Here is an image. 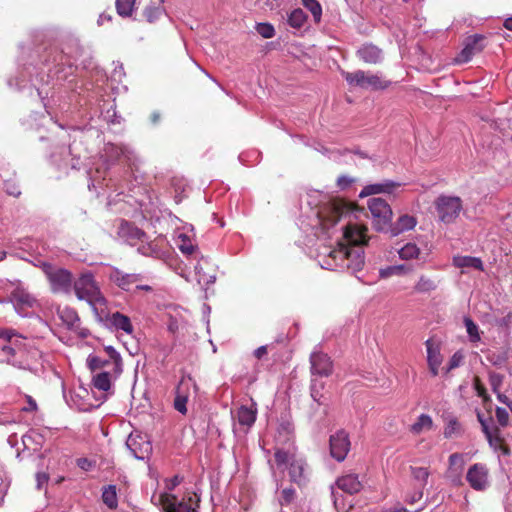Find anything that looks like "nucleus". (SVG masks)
Here are the masks:
<instances>
[{"label":"nucleus","mask_w":512,"mask_h":512,"mask_svg":"<svg viewBox=\"0 0 512 512\" xmlns=\"http://www.w3.org/2000/svg\"><path fill=\"white\" fill-rule=\"evenodd\" d=\"M346 244L339 243L337 248L326 249L327 255L321 266L328 270L347 269L352 273L360 271L364 266V250L366 228L347 223L341 228Z\"/></svg>","instance_id":"f257e3e1"},{"label":"nucleus","mask_w":512,"mask_h":512,"mask_svg":"<svg viewBox=\"0 0 512 512\" xmlns=\"http://www.w3.org/2000/svg\"><path fill=\"white\" fill-rule=\"evenodd\" d=\"M73 290L79 300L86 301L92 307L106 303L105 297L91 272L82 273L74 281Z\"/></svg>","instance_id":"f03ea898"},{"label":"nucleus","mask_w":512,"mask_h":512,"mask_svg":"<svg viewBox=\"0 0 512 512\" xmlns=\"http://www.w3.org/2000/svg\"><path fill=\"white\" fill-rule=\"evenodd\" d=\"M350 216V209L342 200L329 201L322 205L317 212L320 229L328 236H330V229H332L338 221Z\"/></svg>","instance_id":"7ed1b4c3"},{"label":"nucleus","mask_w":512,"mask_h":512,"mask_svg":"<svg viewBox=\"0 0 512 512\" xmlns=\"http://www.w3.org/2000/svg\"><path fill=\"white\" fill-rule=\"evenodd\" d=\"M342 75L349 85L358 86L362 89L384 90L390 85V81L382 78L381 75L371 74L363 70L343 72Z\"/></svg>","instance_id":"20e7f679"},{"label":"nucleus","mask_w":512,"mask_h":512,"mask_svg":"<svg viewBox=\"0 0 512 512\" xmlns=\"http://www.w3.org/2000/svg\"><path fill=\"white\" fill-rule=\"evenodd\" d=\"M367 205L373 217L374 228L377 231H386L393 215L390 205L380 197L370 198Z\"/></svg>","instance_id":"39448f33"},{"label":"nucleus","mask_w":512,"mask_h":512,"mask_svg":"<svg viewBox=\"0 0 512 512\" xmlns=\"http://www.w3.org/2000/svg\"><path fill=\"white\" fill-rule=\"evenodd\" d=\"M43 270L54 293H69L72 288V274L63 268L44 264Z\"/></svg>","instance_id":"423d86ee"},{"label":"nucleus","mask_w":512,"mask_h":512,"mask_svg":"<svg viewBox=\"0 0 512 512\" xmlns=\"http://www.w3.org/2000/svg\"><path fill=\"white\" fill-rule=\"evenodd\" d=\"M435 207L442 222L452 223L462 210V201L456 196L441 195L436 199Z\"/></svg>","instance_id":"0eeeda50"},{"label":"nucleus","mask_w":512,"mask_h":512,"mask_svg":"<svg viewBox=\"0 0 512 512\" xmlns=\"http://www.w3.org/2000/svg\"><path fill=\"white\" fill-rule=\"evenodd\" d=\"M126 447L130 453L138 460H144L152 452V445L146 435L141 433H131L126 440Z\"/></svg>","instance_id":"6e6552de"},{"label":"nucleus","mask_w":512,"mask_h":512,"mask_svg":"<svg viewBox=\"0 0 512 512\" xmlns=\"http://www.w3.org/2000/svg\"><path fill=\"white\" fill-rule=\"evenodd\" d=\"M350 450V440L344 430L330 436V454L338 462L343 461Z\"/></svg>","instance_id":"1a4fd4ad"},{"label":"nucleus","mask_w":512,"mask_h":512,"mask_svg":"<svg viewBox=\"0 0 512 512\" xmlns=\"http://www.w3.org/2000/svg\"><path fill=\"white\" fill-rule=\"evenodd\" d=\"M142 275L137 273H124L118 268H112L109 279L124 291H132L138 282L142 281Z\"/></svg>","instance_id":"9d476101"},{"label":"nucleus","mask_w":512,"mask_h":512,"mask_svg":"<svg viewBox=\"0 0 512 512\" xmlns=\"http://www.w3.org/2000/svg\"><path fill=\"white\" fill-rule=\"evenodd\" d=\"M484 36L480 34H475L466 38L464 43V48L457 55L455 61L457 63H466L471 60V58L481 52L484 48Z\"/></svg>","instance_id":"9b49d317"},{"label":"nucleus","mask_w":512,"mask_h":512,"mask_svg":"<svg viewBox=\"0 0 512 512\" xmlns=\"http://www.w3.org/2000/svg\"><path fill=\"white\" fill-rule=\"evenodd\" d=\"M191 388L196 389V384L191 377H187L181 379L176 389L174 408L183 415L187 413L186 404L190 396Z\"/></svg>","instance_id":"f8f14e48"},{"label":"nucleus","mask_w":512,"mask_h":512,"mask_svg":"<svg viewBox=\"0 0 512 512\" xmlns=\"http://www.w3.org/2000/svg\"><path fill=\"white\" fill-rule=\"evenodd\" d=\"M466 479L473 489L482 491L488 486V469L485 465L476 463L469 468Z\"/></svg>","instance_id":"ddd939ff"},{"label":"nucleus","mask_w":512,"mask_h":512,"mask_svg":"<svg viewBox=\"0 0 512 512\" xmlns=\"http://www.w3.org/2000/svg\"><path fill=\"white\" fill-rule=\"evenodd\" d=\"M118 235L132 246L138 245L139 242H144V239L148 238L145 232L126 221H121Z\"/></svg>","instance_id":"4468645a"},{"label":"nucleus","mask_w":512,"mask_h":512,"mask_svg":"<svg viewBox=\"0 0 512 512\" xmlns=\"http://www.w3.org/2000/svg\"><path fill=\"white\" fill-rule=\"evenodd\" d=\"M311 372L313 375L329 376L332 373V362L327 354L313 352L310 356Z\"/></svg>","instance_id":"2eb2a0df"},{"label":"nucleus","mask_w":512,"mask_h":512,"mask_svg":"<svg viewBox=\"0 0 512 512\" xmlns=\"http://www.w3.org/2000/svg\"><path fill=\"white\" fill-rule=\"evenodd\" d=\"M425 346L427 350V363L429 370L433 376H437L439 373V367L443 362L440 344L432 339H428L425 342Z\"/></svg>","instance_id":"dca6fc26"},{"label":"nucleus","mask_w":512,"mask_h":512,"mask_svg":"<svg viewBox=\"0 0 512 512\" xmlns=\"http://www.w3.org/2000/svg\"><path fill=\"white\" fill-rule=\"evenodd\" d=\"M401 184L399 182H394L391 180H385L381 183H375L367 185L363 188V190L360 192V197H366L370 195H376V194H392L394 193Z\"/></svg>","instance_id":"f3484780"},{"label":"nucleus","mask_w":512,"mask_h":512,"mask_svg":"<svg viewBox=\"0 0 512 512\" xmlns=\"http://www.w3.org/2000/svg\"><path fill=\"white\" fill-rule=\"evenodd\" d=\"M131 154L132 152L125 146L108 143L104 147L102 157L104 158L105 163L109 166L115 163L121 157H125L130 160Z\"/></svg>","instance_id":"a211bd4d"},{"label":"nucleus","mask_w":512,"mask_h":512,"mask_svg":"<svg viewBox=\"0 0 512 512\" xmlns=\"http://www.w3.org/2000/svg\"><path fill=\"white\" fill-rule=\"evenodd\" d=\"M358 57L369 64H378L383 59V53L380 48L373 44H364L357 51Z\"/></svg>","instance_id":"6ab92c4d"},{"label":"nucleus","mask_w":512,"mask_h":512,"mask_svg":"<svg viewBox=\"0 0 512 512\" xmlns=\"http://www.w3.org/2000/svg\"><path fill=\"white\" fill-rule=\"evenodd\" d=\"M463 467L464 459L462 454L453 453L449 456V469L447 472V477L454 484H459L461 482Z\"/></svg>","instance_id":"aec40b11"},{"label":"nucleus","mask_w":512,"mask_h":512,"mask_svg":"<svg viewBox=\"0 0 512 512\" xmlns=\"http://www.w3.org/2000/svg\"><path fill=\"white\" fill-rule=\"evenodd\" d=\"M161 502L165 512H195L190 503L185 501L177 502L176 497L170 494L162 495Z\"/></svg>","instance_id":"412c9836"},{"label":"nucleus","mask_w":512,"mask_h":512,"mask_svg":"<svg viewBox=\"0 0 512 512\" xmlns=\"http://www.w3.org/2000/svg\"><path fill=\"white\" fill-rule=\"evenodd\" d=\"M416 224L417 221L415 217L405 214L400 216L395 224L391 225L390 222L386 231H389L390 235L394 237L405 231L412 230Z\"/></svg>","instance_id":"4be33fe9"},{"label":"nucleus","mask_w":512,"mask_h":512,"mask_svg":"<svg viewBox=\"0 0 512 512\" xmlns=\"http://www.w3.org/2000/svg\"><path fill=\"white\" fill-rule=\"evenodd\" d=\"M336 484L339 489L348 494H356L362 489V483L356 474L341 476L337 479Z\"/></svg>","instance_id":"5701e85b"},{"label":"nucleus","mask_w":512,"mask_h":512,"mask_svg":"<svg viewBox=\"0 0 512 512\" xmlns=\"http://www.w3.org/2000/svg\"><path fill=\"white\" fill-rule=\"evenodd\" d=\"M107 321L111 327L118 331H123L126 334L133 333L134 328L130 318L120 312H114L111 315H109Z\"/></svg>","instance_id":"b1692460"},{"label":"nucleus","mask_w":512,"mask_h":512,"mask_svg":"<svg viewBox=\"0 0 512 512\" xmlns=\"http://www.w3.org/2000/svg\"><path fill=\"white\" fill-rule=\"evenodd\" d=\"M256 409L253 407L241 406L234 416L242 426L251 427L256 420Z\"/></svg>","instance_id":"393cba45"},{"label":"nucleus","mask_w":512,"mask_h":512,"mask_svg":"<svg viewBox=\"0 0 512 512\" xmlns=\"http://www.w3.org/2000/svg\"><path fill=\"white\" fill-rule=\"evenodd\" d=\"M413 271L412 266L405 265V264H399V265H392L387 266L385 268H381L379 270V277L382 279L389 278L391 276H404Z\"/></svg>","instance_id":"a878e982"},{"label":"nucleus","mask_w":512,"mask_h":512,"mask_svg":"<svg viewBox=\"0 0 512 512\" xmlns=\"http://www.w3.org/2000/svg\"><path fill=\"white\" fill-rule=\"evenodd\" d=\"M0 338L5 339L9 342V344H5L2 346V351L7 355H14L18 348V343L20 342L21 337L15 334L11 330L0 332Z\"/></svg>","instance_id":"bb28decb"},{"label":"nucleus","mask_w":512,"mask_h":512,"mask_svg":"<svg viewBox=\"0 0 512 512\" xmlns=\"http://www.w3.org/2000/svg\"><path fill=\"white\" fill-rule=\"evenodd\" d=\"M453 264L458 268H473L483 270V263L480 258L471 256H456L453 258Z\"/></svg>","instance_id":"cd10ccee"},{"label":"nucleus","mask_w":512,"mask_h":512,"mask_svg":"<svg viewBox=\"0 0 512 512\" xmlns=\"http://www.w3.org/2000/svg\"><path fill=\"white\" fill-rule=\"evenodd\" d=\"M42 440V436L36 431H30L22 437V443L25 449L33 452H36L41 448Z\"/></svg>","instance_id":"c85d7f7f"},{"label":"nucleus","mask_w":512,"mask_h":512,"mask_svg":"<svg viewBox=\"0 0 512 512\" xmlns=\"http://www.w3.org/2000/svg\"><path fill=\"white\" fill-rule=\"evenodd\" d=\"M304 461L300 458H295L289 464V476L291 481L301 484L304 480L303 472H304Z\"/></svg>","instance_id":"c756f323"},{"label":"nucleus","mask_w":512,"mask_h":512,"mask_svg":"<svg viewBox=\"0 0 512 512\" xmlns=\"http://www.w3.org/2000/svg\"><path fill=\"white\" fill-rule=\"evenodd\" d=\"M432 427H433L432 418L427 414H421L417 418V421L411 425L410 431L415 435H419L423 432L431 430Z\"/></svg>","instance_id":"7c9ffc66"},{"label":"nucleus","mask_w":512,"mask_h":512,"mask_svg":"<svg viewBox=\"0 0 512 512\" xmlns=\"http://www.w3.org/2000/svg\"><path fill=\"white\" fill-rule=\"evenodd\" d=\"M138 252L145 256L159 257L161 249L158 242L147 241L146 238L144 242H139Z\"/></svg>","instance_id":"2f4dec72"},{"label":"nucleus","mask_w":512,"mask_h":512,"mask_svg":"<svg viewBox=\"0 0 512 512\" xmlns=\"http://www.w3.org/2000/svg\"><path fill=\"white\" fill-rule=\"evenodd\" d=\"M483 433L493 449L497 450L502 447L503 437L499 427L492 425V428Z\"/></svg>","instance_id":"473e14b6"},{"label":"nucleus","mask_w":512,"mask_h":512,"mask_svg":"<svg viewBox=\"0 0 512 512\" xmlns=\"http://www.w3.org/2000/svg\"><path fill=\"white\" fill-rule=\"evenodd\" d=\"M104 350L107 353L109 360L112 361L111 371L115 376L120 375L122 372V358L120 354L112 346H106Z\"/></svg>","instance_id":"72a5a7b5"},{"label":"nucleus","mask_w":512,"mask_h":512,"mask_svg":"<svg viewBox=\"0 0 512 512\" xmlns=\"http://www.w3.org/2000/svg\"><path fill=\"white\" fill-rule=\"evenodd\" d=\"M92 382L96 389L101 391H108L111 388V372L104 371L96 374L93 377Z\"/></svg>","instance_id":"f704fd0d"},{"label":"nucleus","mask_w":512,"mask_h":512,"mask_svg":"<svg viewBox=\"0 0 512 512\" xmlns=\"http://www.w3.org/2000/svg\"><path fill=\"white\" fill-rule=\"evenodd\" d=\"M437 288V282L425 275H421L419 280L414 286V291L417 293H428Z\"/></svg>","instance_id":"c9c22d12"},{"label":"nucleus","mask_w":512,"mask_h":512,"mask_svg":"<svg viewBox=\"0 0 512 512\" xmlns=\"http://www.w3.org/2000/svg\"><path fill=\"white\" fill-rule=\"evenodd\" d=\"M102 500L110 509L117 507L118 499L115 485H109L103 489Z\"/></svg>","instance_id":"e433bc0d"},{"label":"nucleus","mask_w":512,"mask_h":512,"mask_svg":"<svg viewBox=\"0 0 512 512\" xmlns=\"http://www.w3.org/2000/svg\"><path fill=\"white\" fill-rule=\"evenodd\" d=\"M420 253L421 251L415 243H407L398 251L399 257L402 260L417 259Z\"/></svg>","instance_id":"4c0bfd02"},{"label":"nucleus","mask_w":512,"mask_h":512,"mask_svg":"<svg viewBox=\"0 0 512 512\" xmlns=\"http://www.w3.org/2000/svg\"><path fill=\"white\" fill-rule=\"evenodd\" d=\"M307 16L305 12L300 9H294L288 17V23L293 28H301L306 22Z\"/></svg>","instance_id":"58836bf2"},{"label":"nucleus","mask_w":512,"mask_h":512,"mask_svg":"<svg viewBox=\"0 0 512 512\" xmlns=\"http://www.w3.org/2000/svg\"><path fill=\"white\" fill-rule=\"evenodd\" d=\"M136 0H116V10L121 17H129L134 11Z\"/></svg>","instance_id":"ea45409f"},{"label":"nucleus","mask_w":512,"mask_h":512,"mask_svg":"<svg viewBox=\"0 0 512 512\" xmlns=\"http://www.w3.org/2000/svg\"><path fill=\"white\" fill-rule=\"evenodd\" d=\"M464 325L472 343H477L481 340L479 328L470 317H464Z\"/></svg>","instance_id":"a19ab883"},{"label":"nucleus","mask_w":512,"mask_h":512,"mask_svg":"<svg viewBox=\"0 0 512 512\" xmlns=\"http://www.w3.org/2000/svg\"><path fill=\"white\" fill-rule=\"evenodd\" d=\"M302 5L310 11L315 23H319L322 17V7L317 0H302Z\"/></svg>","instance_id":"79ce46f5"},{"label":"nucleus","mask_w":512,"mask_h":512,"mask_svg":"<svg viewBox=\"0 0 512 512\" xmlns=\"http://www.w3.org/2000/svg\"><path fill=\"white\" fill-rule=\"evenodd\" d=\"M274 456L278 466L289 465L293 459L297 458L294 452L282 449H277Z\"/></svg>","instance_id":"37998d69"},{"label":"nucleus","mask_w":512,"mask_h":512,"mask_svg":"<svg viewBox=\"0 0 512 512\" xmlns=\"http://www.w3.org/2000/svg\"><path fill=\"white\" fill-rule=\"evenodd\" d=\"M88 366L92 371L112 366V361L109 359H102L99 356L90 355L87 359Z\"/></svg>","instance_id":"c03bdc74"},{"label":"nucleus","mask_w":512,"mask_h":512,"mask_svg":"<svg viewBox=\"0 0 512 512\" xmlns=\"http://www.w3.org/2000/svg\"><path fill=\"white\" fill-rule=\"evenodd\" d=\"M324 388L323 382H318L317 380L313 379L311 382V397L315 402H317L319 405L323 404V394L321 391Z\"/></svg>","instance_id":"a18cd8bd"},{"label":"nucleus","mask_w":512,"mask_h":512,"mask_svg":"<svg viewBox=\"0 0 512 512\" xmlns=\"http://www.w3.org/2000/svg\"><path fill=\"white\" fill-rule=\"evenodd\" d=\"M411 474L413 478L425 486L429 477V471L425 467H411Z\"/></svg>","instance_id":"49530a36"},{"label":"nucleus","mask_w":512,"mask_h":512,"mask_svg":"<svg viewBox=\"0 0 512 512\" xmlns=\"http://www.w3.org/2000/svg\"><path fill=\"white\" fill-rule=\"evenodd\" d=\"M504 376L500 373L490 372L489 373V384L494 393H498L503 383Z\"/></svg>","instance_id":"de8ad7c7"},{"label":"nucleus","mask_w":512,"mask_h":512,"mask_svg":"<svg viewBox=\"0 0 512 512\" xmlns=\"http://www.w3.org/2000/svg\"><path fill=\"white\" fill-rule=\"evenodd\" d=\"M180 239L181 242L178 244L180 251L183 254L192 255L196 250V246L186 236L181 235Z\"/></svg>","instance_id":"09e8293b"},{"label":"nucleus","mask_w":512,"mask_h":512,"mask_svg":"<svg viewBox=\"0 0 512 512\" xmlns=\"http://www.w3.org/2000/svg\"><path fill=\"white\" fill-rule=\"evenodd\" d=\"M495 416L500 426L506 427L509 424V413L505 408L497 407L495 410Z\"/></svg>","instance_id":"8fccbe9b"},{"label":"nucleus","mask_w":512,"mask_h":512,"mask_svg":"<svg viewBox=\"0 0 512 512\" xmlns=\"http://www.w3.org/2000/svg\"><path fill=\"white\" fill-rule=\"evenodd\" d=\"M256 30L263 38H267V39L272 38L275 34L274 27L268 23L258 24Z\"/></svg>","instance_id":"3c124183"},{"label":"nucleus","mask_w":512,"mask_h":512,"mask_svg":"<svg viewBox=\"0 0 512 512\" xmlns=\"http://www.w3.org/2000/svg\"><path fill=\"white\" fill-rule=\"evenodd\" d=\"M195 272H196L197 281H198L199 284H201V283H205V284L214 283L215 277L214 276H207L205 273H203L202 266L200 265V263L195 265Z\"/></svg>","instance_id":"603ef678"},{"label":"nucleus","mask_w":512,"mask_h":512,"mask_svg":"<svg viewBox=\"0 0 512 512\" xmlns=\"http://www.w3.org/2000/svg\"><path fill=\"white\" fill-rule=\"evenodd\" d=\"M487 359L492 365L501 367L507 361V354L506 353H500V354L492 353L487 356Z\"/></svg>","instance_id":"864d4df0"},{"label":"nucleus","mask_w":512,"mask_h":512,"mask_svg":"<svg viewBox=\"0 0 512 512\" xmlns=\"http://www.w3.org/2000/svg\"><path fill=\"white\" fill-rule=\"evenodd\" d=\"M464 359V355L462 352L457 351L455 352L448 362L447 372L459 367Z\"/></svg>","instance_id":"5fc2aeb1"},{"label":"nucleus","mask_w":512,"mask_h":512,"mask_svg":"<svg viewBox=\"0 0 512 512\" xmlns=\"http://www.w3.org/2000/svg\"><path fill=\"white\" fill-rule=\"evenodd\" d=\"M474 389L476 391V394L479 397H481L485 403L491 400L489 395L487 394L485 387L480 382L479 378L474 379Z\"/></svg>","instance_id":"6e6d98bb"},{"label":"nucleus","mask_w":512,"mask_h":512,"mask_svg":"<svg viewBox=\"0 0 512 512\" xmlns=\"http://www.w3.org/2000/svg\"><path fill=\"white\" fill-rule=\"evenodd\" d=\"M295 498V490L293 488H285L281 492V505H287L291 503Z\"/></svg>","instance_id":"4d7b16f0"},{"label":"nucleus","mask_w":512,"mask_h":512,"mask_svg":"<svg viewBox=\"0 0 512 512\" xmlns=\"http://www.w3.org/2000/svg\"><path fill=\"white\" fill-rule=\"evenodd\" d=\"M459 427H460V425H459L458 421L456 419H451L448 422L447 426L445 427L444 436L446 438L452 437V435L454 433H456V431L459 430Z\"/></svg>","instance_id":"13d9d810"},{"label":"nucleus","mask_w":512,"mask_h":512,"mask_svg":"<svg viewBox=\"0 0 512 512\" xmlns=\"http://www.w3.org/2000/svg\"><path fill=\"white\" fill-rule=\"evenodd\" d=\"M162 13V8L160 7H148L145 10V16L149 22L155 21Z\"/></svg>","instance_id":"bf43d9fd"},{"label":"nucleus","mask_w":512,"mask_h":512,"mask_svg":"<svg viewBox=\"0 0 512 512\" xmlns=\"http://www.w3.org/2000/svg\"><path fill=\"white\" fill-rule=\"evenodd\" d=\"M477 419L481 424L482 431L485 432L488 429L492 428L493 419L491 417H485L481 412L477 413Z\"/></svg>","instance_id":"052dcab7"},{"label":"nucleus","mask_w":512,"mask_h":512,"mask_svg":"<svg viewBox=\"0 0 512 512\" xmlns=\"http://www.w3.org/2000/svg\"><path fill=\"white\" fill-rule=\"evenodd\" d=\"M354 182V179L347 176V175H341L337 179V186L341 189H347L351 186V184Z\"/></svg>","instance_id":"680f3d73"},{"label":"nucleus","mask_w":512,"mask_h":512,"mask_svg":"<svg viewBox=\"0 0 512 512\" xmlns=\"http://www.w3.org/2000/svg\"><path fill=\"white\" fill-rule=\"evenodd\" d=\"M77 466L84 471H90L95 466V461L84 457L79 458L77 459Z\"/></svg>","instance_id":"e2e57ef3"},{"label":"nucleus","mask_w":512,"mask_h":512,"mask_svg":"<svg viewBox=\"0 0 512 512\" xmlns=\"http://www.w3.org/2000/svg\"><path fill=\"white\" fill-rule=\"evenodd\" d=\"M49 480V475L45 472H39L36 474V487L41 490Z\"/></svg>","instance_id":"0e129e2a"},{"label":"nucleus","mask_w":512,"mask_h":512,"mask_svg":"<svg viewBox=\"0 0 512 512\" xmlns=\"http://www.w3.org/2000/svg\"><path fill=\"white\" fill-rule=\"evenodd\" d=\"M65 321L69 322V324L73 325L74 322L78 321V316L75 311L66 309L62 312V316Z\"/></svg>","instance_id":"69168bd1"},{"label":"nucleus","mask_w":512,"mask_h":512,"mask_svg":"<svg viewBox=\"0 0 512 512\" xmlns=\"http://www.w3.org/2000/svg\"><path fill=\"white\" fill-rule=\"evenodd\" d=\"M18 302L22 303L23 305L31 307L35 302V299L31 297L29 294H21L18 297Z\"/></svg>","instance_id":"338daca9"},{"label":"nucleus","mask_w":512,"mask_h":512,"mask_svg":"<svg viewBox=\"0 0 512 512\" xmlns=\"http://www.w3.org/2000/svg\"><path fill=\"white\" fill-rule=\"evenodd\" d=\"M497 395V399L499 402L505 404L512 411V400L509 399L505 394H502L500 391L495 393Z\"/></svg>","instance_id":"774afa93"}]
</instances>
